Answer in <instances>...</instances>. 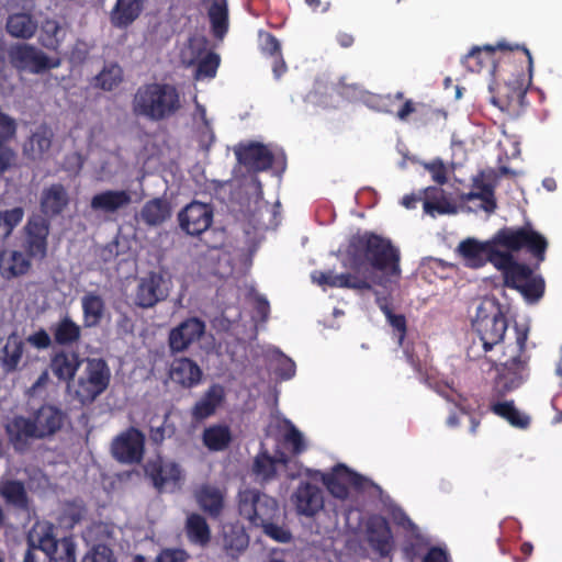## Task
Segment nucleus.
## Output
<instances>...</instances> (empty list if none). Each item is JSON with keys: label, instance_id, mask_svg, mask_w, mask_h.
<instances>
[{"label": "nucleus", "instance_id": "1", "mask_svg": "<svg viewBox=\"0 0 562 562\" xmlns=\"http://www.w3.org/2000/svg\"><path fill=\"white\" fill-rule=\"evenodd\" d=\"M472 327L477 334L479 342L475 340L467 350L470 360H479L484 357L498 371V381L503 383L506 392L519 387L528 376V360L526 344L528 340V328L515 326L516 341L508 346L502 358L494 359L486 353L503 342L508 322L496 300H485L476 308L472 321Z\"/></svg>", "mask_w": 562, "mask_h": 562}, {"label": "nucleus", "instance_id": "2", "mask_svg": "<svg viewBox=\"0 0 562 562\" xmlns=\"http://www.w3.org/2000/svg\"><path fill=\"white\" fill-rule=\"evenodd\" d=\"M370 266L378 271H389L398 274L400 251L391 240L374 233L353 236L348 245L344 267L351 271L361 272Z\"/></svg>", "mask_w": 562, "mask_h": 562}, {"label": "nucleus", "instance_id": "3", "mask_svg": "<svg viewBox=\"0 0 562 562\" xmlns=\"http://www.w3.org/2000/svg\"><path fill=\"white\" fill-rule=\"evenodd\" d=\"M521 63L525 68H531L532 56L525 45L510 44L503 40L495 45L473 46L461 59L464 68L472 74L487 69L496 79L508 71L512 63Z\"/></svg>", "mask_w": 562, "mask_h": 562}, {"label": "nucleus", "instance_id": "4", "mask_svg": "<svg viewBox=\"0 0 562 562\" xmlns=\"http://www.w3.org/2000/svg\"><path fill=\"white\" fill-rule=\"evenodd\" d=\"M181 109L180 94L169 83H145L133 98V112L149 121L160 122L171 119Z\"/></svg>", "mask_w": 562, "mask_h": 562}, {"label": "nucleus", "instance_id": "5", "mask_svg": "<svg viewBox=\"0 0 562 562\" xmlns=\"http://www.w3.org/2000/svg\"><path fill=\"white\" fill-rule=\"evenodd\" d=\"M532 69L533 65L525 68L521 63H512L508 71L498 76L504 82L491 87V102L502 112L513 117L519 116L527 105L526 93L531 83Z\"/></svg>", "mask_w": 562, "mask_h": 562}, {"label": "nucleus", "instance_id": "6", "mask_svg": "<svg viewBox=\"0 0 562 562\" xmlns=\"http://www.w3.org/2000/svg\"><path fill=\"white\" fill-rule=\"evenodd\" d=\"M494 240L509 251L517 252L525 249L536 260L535 269L546 260L549 243L542 234L533 229L530 223L520 227H503L494 235Z\"/></svg>", "mask_w": 562, "mask_h": 562}, {"label": "nucleus", "instance_id": "7", "mask_svg": "<svg viewBox=\"0 0 562 562\" xmlns=\"http://www.w3.org/2000/svg\"><path fill=\"white\" fill-rule=\"evenodd\" d=\"M238 513L259 528L270 520H279L280 507L276 498L256 488H245L238 493Z\"/></svg>", "mask_w": 562, "mask_h": 562}, {"label": "nucleus", "instance_id": "8", "mask_svg": "<svg viewBox=\"0 0 562 562\" xmlns=\"http://www.w3.org/2000/svg\"><path fill=\"white\" fill-rule=\"evenodd\" d=\"M85 368L77 379L76 396L82 403L93 402L109 386L111 371L102 358H85Z\"/></svg>", "mask_w": 562, "mask_h": 562}, {"label": "nucleus", "instance_id": "9", "mask_svg": "<svg viewBox=\"0 0 562 562\" xmlns=\"http://www.w3.org/2000/svg\"><path fill=\"white\" fill-rule=\"evenodd\" d=\"M37 548L45 553L48 562H76V542L71 536L57 539L50 522L35 525Z\"/></svg>", "mask_w": 562, "mask_h": 562}, {"label": "nucleus", "instance_id": "10", "mask_svg": "<svg viewBox=\"0 0 562 562\" xmlns=\"http://www.w3.org/2000/svg\"><path fill=\"white\" fill-rule=\"evenodd\" d=\"M50 222L42 215H31L23 227L20 248L35 261L46 258Z\"/></svg>", "mask_w": 562, "mask_h": 562}, {"label": "nucleus", "instance_id": "11", "mask_svg": "<svg viewBox=\"0 0 562 562\" xmlns=\"http://www.w3.org/2000/svg\"><path fill=\"white\" fill-rule=\"evenodd\" d=\"M322 482L333 497L346 501L349 497V486L362 490L367 479L347 465L338 463L331 472L322 474Z\"/></svg>", "mask_w": 562, "mask_h": 562}, {"label": "nucleus", "instance_id": "12", "mask_svg": "<svg viewBox=\"0 0 562 562\" xmlns=\"http://www.w3.org/2000/svg\"><path fill=\"white\" fill-rule=\"evenodd\" d=\"M145 435L130 427L112 441L111 452L115 460L125 464L139 463L144 457Z\"/></svg>", "mask_w": 562, "mask_h": 562}, {"label": "nucleus", "instance_id": "13", "mask_svg": "<svg viewBox=\"0 0 562 562\" xmlns=\"http://www.w3.org/2000/svg\"><path fill=\"white\" fill-rule=\"evenodd\" d=\"M9 59L15 69L32 74H42L56 66L44 52L30 44L13 45L9 49Z\"/></svg>", "mask_w": 562, "mask_h": 562}, {"label": "nucleus", "instance_id": "14", "mask_svg": "<svg viewBox=\"0 0 562 562\" xmlns=\"http://www.w3.org/2000/svg\"><path fill=\"white\" fill-rule=\"evenodd\" d=\"M168 295L169 290L164 276L150 271L139 279L134 294V304L142 308H151L165 301Z\"/></svg>", "mask_w": 562, "mask_h": 562}, {"label": "nucleus", "instance_id": "15", "mask_svg": "<svg viewBox=\"0 0 562 562\" xmlns=\"http://www.w3.org/2000/svg\"><path fill=\"white\" fill-rule=\"evenodd\" d=\"M205 322L199 317H188L169 331L168 344L172 353L183 352L205 334Z\"/></svg>", "mask_w": 562, "mask_h": 562}, {"label": "nucleus", "instance_id": "16", "mask_svg": "<svg viewBox=\"0 0 562 562\" xmlns=\"http://www.w3.org/2000/svg\"><path fill=\"white\" fill-rule=\"evenodd\" d=\"M180 227L191 236H199L213 223V209L210 204L193 201L178 215Z\"/></svg>", "mask_w": 562, "mask_h": 562}, {"label": "nucleus", "instance_id": "17", "mask_svg": "<svg viewBox=\"0 0 562 562\" xmlns=\"http://www.w3.org/2000/svg\"><path fill=\"white\" fill-rule=\"evenodd\" d=\"M236 158L249 172H262L270 169L274 161L272 151L258 142L239 145L235 150Z\"/></svg>", "mask_w": 562, "mask_h": 562}, {"label": "nucleus", "instance_id": "18", "mask_svg": "<svg viewBox=\"0 0 562 562\" xmlns=\"http://www.w3.org/2000/svg\"><path fill=\"white\" fill-rule=\"evenodd\" d=\"M69 203L70 196L66 187L61 183H52L41 192L40 215L50 222V220L60 216L67 210Z\"/></svg>", "mask_w": 562, "mask_h": 562}, {"label": "nucleus", "instance_id": "19", "mask_svg": "<svg viewBox=\"0 0 562 562\" xmlns=\"http://www.w3.org/2000/svg\"><path fill=\"white\" fill-rule=\"evenodd\" d=\"M292 502L300 515L313 517L324 508L323 491L315 484L302 482L293 493Z\"/></svg>", "mask_w": 562, "mask_h": 562}, {"label": "nucleus", "instance_id": "20", "mask_svg": "<svg viewBox=\"0 0 562 562\" xmlns=\"http://www.w3.org/2000/svg\"><path fill=\"white\" fill-rule=\"evenodd\" d=\"M368 542L381 558H387L394 550L391 526L384 517L372 518L367 526Z\"/></svg>", "mask_w": 562, "mask_h": 562}, {"label": "nucleus", "instance_id": "21", "mask_svg": "<svg viewBox=\"0 0 562 562\" xmlns=\"http://www.w3.org/2000/svg\"><path fill=\"white\" fill-rule=\"evenodd\" d=\"M480 200L479 207L487 214H492L497 209L495 196V184L486 181V173L482 170L472 179L471 191L461 195L462 202Z\"/></svg>", "mask_w": 562, "mask_h": 562}, {"label": "nucleus", "instance_id": "22", "mask_svg": "<svg viewBox=\"0 0 562 562\" xmlns=\"http://www.w3.org/2000/svg\"><path fill=\"white\" fill-rule=\"evenodd\" d=\"M168 376L181 387L192 389L202 381L203 371L194 360L188 357H179L172 360Z\"/></svg>", "mask_w": 562, "mask_h": 562}, {"label": "nucleus", "instance_id": "23", "mask_svg": "<svg viewBox=\"0 0 562 562\" xmlns=\"http://www.w3.org/2000/svg\"><path fill=\"white\" fill-rule=\"evenodd\" d=\"M83 360L76 351L59 349L50 356L49 369L59 381L69 383L74 381Z\"/></svg>", "mask_w": 562, "mask_h": 562}, {"label": "nucleus", "instance_id": "24", "mask_svg": "<svg viewBox=\"0 0 562 562\" xmlns=\"http://www.w3.org/2000/svg\"><path fill=\"white\" fill-rule=\"evenodd\" d=\"M194 498L200 509L210 518L221 517L225 507V492L218 486L205 483L194 491Z\"/></svg>", "mask_w": 562, "mask_h": 562}, {"label": "nucleus", "instance_id": "25", "mask_svg": "<svg viewBox=\"0 0 562 562\" xmlns=\"http://www.w3.org/2000/svg\"><path fill=\"white\" fill-rule=\"evenodd\" d=\"M5 430L14 450L19 452L27 450L31 439H38L33 417L15 416Z\"/></svg>", "mask_w": 562, "mask_h": 562}, {"label": "nucleus", "instance_id": "26", "mask_svg": "<svg viewBox=\"0 0 562 562\" xmlns=\"http://www.w3.org/2000/svg\"><path fill=\"white\" fill-rule=\"evenodd\" d=\"M499 246L495 243L494 238L491 240V248L488 250L487 261L503 272L504 284L509 281H515L517 277H521L527 271V263L518 262L515 260L510 251H501L496 249Z\"/></svg>", "mask_w": 562, "mask_h": 562}, {"label": "nucleus", "instance_id": "27", "mask_svg": "<svg viewBox=\"0 0 562 562\" xmlns=\"http://www.w3.org/2000/svg\"><path fill=\"white\" fill-rule=\"evenodd\" d=\"M32 259L20 249L0 250V276L11 280L29 273Z\"/></svg>", "mask_w": 562, "mask_h": 562}, {"label": "nucleus", "instance_id": "28", "mask_svg": "<svg viewBox=\"0 0 562 562\" xmlns=\"http://www.w3.org/2000/svg\"><path fill=\"white\" fill-rule=\"evenodd\" d=\"M225 400V390L221 384H212L191 408V418L195 423L213 416Z\"/></svg>", "mask_w": 562, "mask_h": 562}, {"label": "nucleus", "instance_id": "29", "mask_svg": "<svg viewBox=\"0 0 562 562\" xmlns=\"http://www.w3.org/2000/svg\"><path fill=\"white\" fill-rule=\"evenodd\" d=\"M66 415L53 405H42L34 414L37 438L44 439L59 431L65 423Z\"/></svg>", "mask_w": 562, "mask_h": 562}, {"label": "nucleus", "instance_id": "30", "mask_svg": "<svg viewBox=\"0 0 562 562\" xmlns=\"http://www.w3.org/2000/svg\"><path fill=\"white\" fill-rule=\"evenodd\" d=\"M505 286L517 290L528 303H537L544 294L546 282L540 274H535L533 269L527 265V271L509 281Z\"/></svg>", "mask_w": 562, "mask_h": 562}, {"label": "nucleus", "instance_id": "31", "mask_svg": "<svg viewBox=\"0 0 562 562\" xmlns=\"http://www.w3.org/2000/svg\"><path fill=\"white\" fill-rule=\"evenodd\" d=\"M146 0H116L110 13L111 24L121 30L131 26L143 13Z\"/></svg>", "mask_w": 562, "mask_h": 562}, {"label": "nucleus", "instance_id": "32", "mask_svg": "<svg viewBox=\"0 0 562 562\" xmlns=\"http://www.w3.org/2000/svg\"><path fill=\"white\" fill-rule=\"evenodd\" d=\"M145 472L158 491H162L169 484L176 485L181 479V470L173 462L149 461Z\"/></svg>", "mask_w": 562, "mask_h": 562}, {"label": "nucleus", "instance_id": "33", "mask_svg": "<svg viewBox=\"0 0 562 562\" xmlns=\"http://www.w3.org/2000/svg\"><path fill=\"white\" fill-rule=\"evenodd\" d=\"M132 196L126 190H105L97 193L90 201V207L95 212L113 214L126 207Z\"/></svg>", "mask_w": 562, "mask_h": 562}, {"label": "nucleus", "instance_id": "34", "mask_svg": "<svg viewBox=\"0 0 562 562\" xmlns=\"http://www.w3.org/2000/svg\"><path fill=\"white\" fill-rule=\"evenodd\" d=\"M0 496L8 506L14 509L22 512L30 509V497L24 482L20 480H2L0 482Z\"/></svg>", "mask_w": 562, "mask_h": 562}, {"label": "nucleus", "instance_id": "35", "mask_svg": "<svg viewBox=\"0 0 562 562\" xmlns=\"http://www.w3.org/2000/svg\"><path fill=\"white\" fill-rule=\"evenodd\" d=\"M249 546V537L244 527L226 525L223 527V549L232 559H237Z\"/></svg>", "mask_w": 562, "mask_h": 562}, {"label": "nucleus", "instance_id": "36", "mask_svg": "<svg viewBox=\"0 0 562 562\" xmlns=\"http://www.w3.org/2000/svg\"><path fill=\"white\" fill-rule=\"evenodd\" d=\"M184 531L192 544L205 548L211 542V528L201 514L191 513L187 516Z\"/></svg>", "mask_w": 562, "mask_h": 562}, {"label": "nucleus", "instance_id": "37", "mask_svg": "<svg viewBox=\"0 0 562 562\" xmlns=\"http://www.w3.org/2000/svg\"><path fill=\"white\" fill-rule=\"evenodd\" d=\"M491 241L479 243L475 239L468 238L460 243L459 252L464 259L465 266L470 268L483 267L488 257Z\"/></svg>", "mask_w": 562, "mask_h": 562}, {"label": "nucleus", "instance_id": "38", "mask_svg": "<svg viewBox=\"0 0 562 562\" xmlns=\"http://www.w3.org/2000/svg\"><path fill=\"white\" fill-rule=\"evenodd\" d=\"M49 329L54 341L58 346L69 347L77 344L81 338V327L68 315L52 324Z\"/></svg>", "mask_w": 562, "mask_h": 562}, {"label": "nucleus", "instance_id": "39", "mask_svg": "<svg viewBox=\"0 0 562 562\" xmlns=\"http://www.w3.org/2000/svg\"><path fill=\"white\" fill-rule=\"evenodd\" d=\"M81 307L85 327H95L101 323L105 312V302L100 294L86 293L81 297Z\"/></svg>", "mask_w": 562, "mask_h": 562}, {"label": "nucleus", "instance_id": "40", "mask_svg": "<svg viewBox=\"0 0 562 562\" xmlns=\"http://www.w3.org/2000/svg\"><path fill=\"white\" fill-rule=\"evenodd\" d=\"M231 428L225 424H215L206 427L202 434L203 445L210 451H224L232 442Z\"/></svg>", "mask_w": 562, "mask_h": 562}, {"label": "nucleus", "instance_id": "41", "mask_svg": "<svg viewBox=\"0 0 562 562\" xmlns=\"http://www.w3.org/2000/svg\"><path fill=\"white\" fill-rule=\"evenodd\" d=\"M7 32L16 38L29 40L37 30V22L29 13H13L5 24Z\"/></svg>", "mask_w": 562, "mask_h": 562}, {"label": "nucleus", "instance_id": "42", "mask_svg": "<svg viewBox=\"0 0 562 562\" xmlns=\"http://www.w3.org/2000/svg\"><path fill=\"white\" fill-rule=\"evenodd\" d=\"M423 203L424 212L431 216L436 214H449L454 212V207L445 196V191L438 187H428L425 191Z\"/></svg>", "mask_w": 562, "mask_h": 562}, {"label": "nucleus", "instance_id": "43", "mask_svg": "<svg viewBox=\"0 0 562 562\" xmlns=\"http://www.w3.org/2000/svg\"><path fill=\"white\" fill-rule=\"evenodd\" d=\"M24 351V342L12 333L7 338L5 345L0 357L2 368L5 372H13L18 369Z\"/></svg>", "mask_w": 562, "mask_h": 562}, {"label": "nucleus", "instance_id": "44", "mask_svg": "<svg viewBox=\"0 0 562 562\" xmlns=\"http://www.w3.org/2000/svg\"><path fill=\"white\" fill-rule=\"evenodd\" d=\"M207 15L213 35L223 38L228 31L227 0H212Z\"/></svg>", "mask_w": 562, "mask_h": 562}, {"label": "nucleus", "instance_id": "45", "mask_svg": "<svg viewBox=\"0 0 562 562\" xmlns=\"http://www.w3.org/2000/svg\"><path fill=\"white\" fill-rule=\"evenodd\" d=\"M53 133L47 126H40L24 145V151L33 160L41 159L52 146Z\"/></svg>", "mask_w": 562, "mask_h": 562}, {"label": "nucleus", "instance_id": "46", "mask_svg": "<svg viewBox=\"0 0 562 562\" xmlns=\"http://www.w3.org/2000/svg\"><path fill=\"white\" fill-rule=\"evenodd\" d=\"M140 217L149 226L160 225L170 217V205L160 198L149 200L142 207Z\"/></svg>", "mask_w": 562, "mask_h": 562}, {"label": "nucleus", "instance_id": "47", "mask_svg": "<svg viewBox=\"0 0 562 562\" xmlns=\"http://www.w3.org/2000/svg\"><path fill=\"white\" fill-rule=\"evenodd\" d=\"M491 411L507 420L513 427L526 429L530 425V417L519 412L514 401L496 402L491 405Z\"/></svg>", "mask_w": 562, "mask_h": 562}, {"label": "nucleus", "instance_id": "48", "mask_svg": "<svg viewBox=\"0 0 562 562\" xmlns=\"http://www.w3.org/2000/svg\"><path fill=\"white\" fill-rule=\"evenodd\" d=\"M289 461V457L284 453H281L278 458H272L267 452H261L254 460L252 471L263 481H270L276 477L277 464L286 465Z\"/></svg>", "mask_w": 562, "mask_h": 562}, {"label": "nucleus", "instance_id": "49", "mask_svg": "<svg viewBox=\"0 0 562 562\" xmlns=\"http://www.w3.org/2000/svg\"><path fill=\"white\" fill-rule=\"evenodd\" d=\"M330 288H344L359 291L372 289L368 277L364 273L356 271H353V273H334Z\"/></svg>", "mask_w": 562, "mask_h": 562}, {"label": "nucleus", "instance_id": "50", "mask_svg": "<svg viewBox=\"0 0 562 562\" xmlns=\"http://www.w3.org/2000/svg\"><path fill=\"white\" fill-rule=\"evenodd\" d=\"M123 81V70L117 64L104 66L95 77V86L105 91H111Z\"/></svg>", "mask_w": 562, "mask_h": 562}, {"label": "nucleus", "instance_id": "51", "mask_svg": "<svg viewBox=\"0 0 562 562\" xmlns=\"http://www.w3.org/2000/svg\"><path fill=\"white\" fill-rule=\"evenodd\" d=\"M42 45L48 49L57 50L63 38L60 37L61 26L56 20L47 19L42 25Z\"/></svg>", "mask_w": 562, "mask_h": 562}, {"label": "nucleus", "instance_id": "52", "mask_svg": "<svg viewBox=\"0 0 562 562\" xmlns=\"http://www.w3.org/2000/svg\"><path fill=\"white\" fill-rule=\"evenodd\" d=\"M220 55L214 52H209L203 58L199 60L195 77L198 79L214 78L220 67Z\"/></svg>", "mask_w": 562, "mask_h": 562}, {"label": "nucleus", "instance_id": "53", "mask_svg": "<svg viewBox=\"0 0 562 562\" xmlns=\"http://www.w3.org/2000/svg\"><path fill=\"white\" fill-rule=\"evenodd\" d=\"M259 528H262L263 533L272 540L280 543H288L292 539L291 531L278 524V520H270L265 522Z\"/></svg>", "mask_w": 562, "mask_h": 562}, {"label": "nucleus", "instance_id": "54", "mask_svg": "<svg viewBox=\"0 0 562 562\" xmlns=\"http://www.w3.org/2000/svg\"><path fill=\"white\" fill-rule=\"evenodd\" d=\"M283 441L285 447L295 456L301 454L306 449L301 431L292 424L284 434Z\"/></svg>", "mask_w": 562, "mask_h": 562}, {"label": "nucleus", "instance_id": "55", "mask_svg": "<svg viewBox=\"0 0 562 562\" xmlns=\"http://www.w3.org/2000/svg\"><path fill=\"white\" fill-rule=\"evenodd\" d=\"M82 562H116V559L108 546L97 544L85 554Z\"/></svg>", "mask_w": 562, "mask_h": 562}, {"label": "nucleus", "instance_id": "56", "mask_svg": "<svg viewBox=\"0 0 562 562\" xmlns=\"http://www.w3.org/2000/svg\"><path fill=\"white\" fill-rule=\"evenodd\" d=\"M260 37V50L265 56L276 57L281 55V44L279 40L269 32H262L259 34Z\"/></svg>", "mask_w": 562, "mask_h": 562}, {"label": "nucleus", "instance_id": "57", "mask_svg": "<svg viewBox=\"0 0 562 562\" xmlns=\"http://www.w3.org/2000/svg\"><path fill=\"white\" fill-rule=\"evenodd\" d=\"M429 111L430 109L426 104L415 103L412 100L407 99L402 104V106L396 111L395 116L400 121H406L408 116L412 115L413 113H420L423 115H426L428 114Z\"/></svg>", "mask_w": 562, "mask_h": 562}, {"label": "nucleus", "instance_id": "58", "mask_svg": "<svg viewBox=\"0 0 562 562\" xmlns=\"http://www.w3.org/2000/svg\"><path fill=\"white\" fill-rule=\"evenodd\" d=\"M385 317H386L389 324L396 331L397 342L400 346H402L404 342L405 336H406V331H407L405 316L403 314H394L393 311H391L390 314H385Z\"/></svg>", "mask_w": 562, "mask_h": 562}, {"label": "nucleus", "instance_id": "59", "mask_svg": "<svg viewBox=\"0 0 562 562\" xmlns=\"http://www.w3.org/2000/svg\"><path fill=\"white\" fill-rule=\"evenodd\" d=\"M405 355L407 362L416 372L418 379L425 383H428L429 380V368L426 362H422L413 352L408 349H405Z\"/></svg>", "mask_w": 562, "mask_h": 562}, {"label": "nucleus", "instance_id": "60", "mask_svg": "<svg viewBox=\"0 0 562 562\" xmlns=\"http://www.w3.org/2000/svg\"><path fill=\"white\" fill-rule=\"evenodd\" d=\"M24 211L22 207H13L11 210H7L3 213H0V216L3 218L7 225V232H12L14 227L20 224L23 220Z\"/></svg>", "mask_w": 562, "mask_h": 562}, {"label": "nucleus", "instance_id": "61", "mask_svg": "<svg viewBox=\"0 0 562 562\" xmlns=\"http://www.w3.org/2000/svg\"><path fill=\"white\" fill-rule=\"evenodd\" d=\"M27 342L37 349H47L52 345V338L44 328H40L26 338Z\"/></svg>", "mask_w": 562, "mask_h": 562}, {"label": "nucleus", "instance_id": "62", "mask_svg": "<svg viewBox=\"0 0 562 562\" xmlns=\"http://www.w3.org/2000/svg\"><path fill=\"white\" fill-rule=\"evenodd\" d=\"M426 169L430 172L432 180L438 184H445L447 182V170L440 159L427 164Z\"/></svg>", "mask_w": 562, "mask_h": 562}, {"label": "nucleus", "instance_id": "63", "mask_svg": "<svg viewBox=\"0 0 562 562\" xmlns=\"http://www.w3.org/2000/svg\"><path fill=\"white\" fill-rule=\"evenodd\" d=\"M295 363L292 359L283 357L276 369V373L282 380H289L295 374Z\"/></svg>", "mask_w": 562, "mask_h": 562}, {"label": "nucleus", "instance_id": "64", "mask_svg": "<svg viewBox=\"0 0 562 562\" xmlns=\"http://www.w3.org/2000/svg\"><path fill=\"white\" fill-rule=\"evenodd\" d=\"M186 551L179 549H165L156 558V562H184Z\"/></svg>", "mask_w": 562, "mask_h": 562}]
</instances>
